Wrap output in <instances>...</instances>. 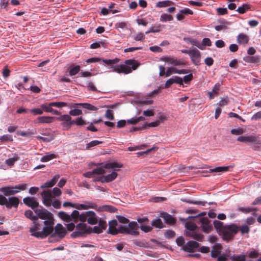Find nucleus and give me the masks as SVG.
Masks as SVG:
<instances>
[{"label":"nucleus","instance_id":"obj_20","mask_svg":"<svg viewBox=\"0 0 261 261\" xmlns=\"http://www.w3.org/2000/svg\"><path fill=\"white\" fill-rule=\"evenodd\" d=\"M186 236L199 242H202L203 240V236L202 234L197 232L196 230L187 231Z\"/></svg>","mask_w":261,"mask_h":261},{"label":"nucleus","instance_id":"obj_45","mask_svg":"<svg viewBox=\"0 0 261 261\" xmlns=\"http://www.w3.org/2000/svg\"><path fill=\"white\" fill-rule=\"evenodd\" d=\"M244 60L248 63H255L258 62L259 58L257 56H248L244 59Z\"/></svg>","mask_w":261,"mask_h":261},{"label":"nucleus","instance_id":"obj_10","mask_svg":"<svg viewBox=\"0 0 261 261\" xmlns=\"http://www.w3.org/2000/svg\"><path fill=\"white\" fill-rule=\"evenodd\" d=\"M67 232L65 228L61 224H57L55 228L54 227V231L50 234H51L50 239L51 238L57 237L59 239L63 238L66 234Z\"/></svg>","mask_w":261,"mask_h":261},{"label":"nucleus","instance_id":"obj_29","mask_svg":"<svg viewBox=\"0 0 261 261\" xmlns=\"http://www.w3.org/2000/svg\"><path fill=\"white\" fill-rule=\"evenodd\" d=\"M79 106H81L83 107V108L90 110V111H97L98 110V108L88 103H75L74 107H77Z\"/></svg>","mask_w":261,"mask_h":261},{"label":"nucleus","instance_id":"obj_63","mask_svg":"<svg viewBox=\"0 0 261 261\" xmlns=\"http://www.w3.org/2000/svg\"><path fill=\"white\" fill-rule=\"evenodd\" d=\"M193 79V75L192 73L184 76L182 82H184L186 84H188Z\"/></svg>","mask_w":261,"mask_h":261},{"label":"nucleus","instance_id":"obj_22","mask_svg":"<svg viewBox=\"0 0 261 261\" xmlns=\"http://www.w3.org/2000/svg\"><path fill=\"white\" fill-rule=\"evenodd\" d=\"M60 177L59 175H56L51 180L47 181L44 184H42L40 186L41 189L51 188L53 187L57 182Z\"/></svg>","mask_w":261,"mask_h":261},{"label":"nucleus","instance_id":"obj_42","mask_svg":"<svg viewBox=\"0 0 261 261\" xmlns=\"http://www.w3.org/2000/svg\"><path fill=\"white\" fill-rule=\"evenodd\" d=\"M231 166L218 167L215 168L210 169L211 172H222L227 171Z\"/></svg>","mask_w":261,"mask_h":261},{"label":"nucleus","instance_id":"obj_5","mask_svg":"<svg viewBox=\"0 0 261 261\" xmlns=\"http://www.w3.org/2000/svg\"><path fill=\"white\" fill-rule=\"evenodd\" d=\"M139 226L135 221H132L129 223L128 226L120 225L118 226V233H125L133 236H138L139 232L138 231Z\"/></svg>","mask_w":261,"mask_h":261},{"label":"nucleus","instance_id":"obj_27","mask_svg":"<svg viewBox=\"0 0 261 261\" xmlns=\"http://www.w3.org/2000/svg\"><path fill=\"white\" fill-rule=\"evenodd\" d=\"M249 40V37L243 33L240 34L237 37V42L240 44H246L248 43Z\"/></svg>","mask_w":261,"mask_h":261},{"label":"nucleus","instance_id":"obj_56","mask_svg":"<svg viewBox=\"0 0 261 261\" xmlns=\"http://www.w3.org/2000/svg\"><path fill=\"white\" fill-rule=\"evenodd\" d=\"M134 39L136 41H141L145 39V36L143 33H139L133 36Z\"/></svg>","mask_w":261,"mask_h":261},{"label":"nucleus","instance_id":"obj_24","mask_svg":"<svg viewBox=\"0 0 261 261\" xmlns=\"http://www.w3.org/2000/svg\"><path fill=\"white\" fill-rule=\"evenodd\" d=\"M117 222L116 220H113L109 222V232L112 234L115 235L118 234V228H116Z\"/></svg>","mask_w":261,"mask_h":261},{"label":"nucleus","instance_id":"obj_64","mask_svg":"<svg viewBox=\"0 0 261 261\" xmlns=\"http://www.w3.org/2000/svg\"><path fill=\"white\" fill-rule=\"evenodd\" d=\"M175 235V233L174 231L171 230H168L165 233V236L166 238L170 239L173 238Z\"/></svg>","mask_w":261,"mask_h":261},{"label":"nucleus","instance_id":"obj_31","mask_svg":"<svg viewBox=\"0 0 261 261\" xmlns=\"http://www.w3.org/2000/svg\"><path fill=\"white\" fill-rule=\"evenodd\" d=\"M58 216L60 218L66 222L71 221V216L65 212L61 211L59 212Z\"/></svg>","mask_w":261,"mask_h":261},{"label":"nucleus","instance_id":"obj_58","mask_svg":"<svg viewBox=\"0 0 261 261\" xmlns=\"http://www.w3.org/2000/svg\"><path fill=\"white\" fill-rule=\"evenodd\" d=\"M229 101V98L228 97H226L222 99L218 103H217V105H219V107H224L226 105H227Z\"/></svg>","mask_w":261,"mask_h":261},{"label":"nucleus","instance_id":"obj_36","mask_svg":"<svg viewBox=\"0 0 261 261\" xmlns=\"http://www.w3.org/2000/svg\"><path fill=\"white\" fill-rule=\"evenodd\" d=\"M70 216H71V221L73 220L75 222H77L79 220L80 221L81 214H80L78 211L74 210Z\"/></svg>","mask_w":261,"mask_h":261},{"label":"nucleus","instance_id":"obj_41","mask_svg":"<svg viewBox=\"0 0 261 261\" xmlns=\"http://www.w3.org/2000/svg\"><path fill=\"white\" fill-rule=\"evenodd\" d=\"M73 124L77 126H82L86 125L87 123L83 119L82 117H77L75 119L72 120Z\"/></svg>","mask_w":261,"mask_h":261},{"label":"nucleus","instance_id":"obj_14","mask_svg":"<svg viewBox=\"0 0 261 261\" xmlns=\"http://www.w3.org/2000/svg\"><path fill=\"white\" fill-rule=\"evenodd\" d=\"M41 196L42 197L43 203L46 206H50L53 197L51 191L50 190H43L41 193Z\"/></svg>","mask_w":261,"mask_h":261},{"label":"nucleus","instance_id":"obj_19","mask_svg":"<svg viewBox=\"0 0 261 261\" xmlns=\"http://www.w3.org/2000/svg\"><path fill=\"white\" fill-rule=\"evenodd\" d=\"M98 226H95L93 227V231L94 233H100L105 230L107 226V222L101 219L99 220Z\"/></svg>","mask_w":261,"mask_h":261},{"label":"nucleus","instance_id":"obj_46","mask_svg":"<svg viewBox=\"0 0 261 261\" xmlns=\"http://www.w3.org/2000/svg\"><path fill=\"white\" fill-rule=\"evenodd\" d=\"M120 60L118 58H115L114 59H103L102 62L108 65H112L114 64H116L119 62Z\"/></svg>","mask_w":261,"mask_h":261},{"label":"nucleus","instance_id":"obj_51","mask_svg":"<svg viewBox=\"0 0 261 261\" xmlns=\"http://www.w3.org/2000/svg\"><path fill=\"white\" fill-rule=\"evenodd\" d=\"M117 175L118 174L116 172H113L112 173L106 175V177L107 182H111L115 179L117 176Z\"/></svg>","mask_w":261,"mask_h":261},{"label":"nucleus","instance_id":"obj_28","mask_svg":"<svg viewBox=\"0 0 261 261\" xmlns=\"http://www.w3.org/2000/svg\"><path fill=\"white\" fill-rule=\"evenodd\" d=\"M98 211H106L110 213H115L117 211V209L113 206L109 205H105L98 207Z\"/></svg>","mask_w":261,"mask_h":261},{"label":"nucleus","instance_id":"obj_23","mask_svg":"<svg viewBox=\"0 0 261 261\" xmlns=\"http://www.w3.org/2000/svg\"><path fill=\"white\" fill-rule=\"evenodd\" d=\"M81 70L80 65H75L74 64H71L68 68L67 71L70 76H73L78 73Z\"/></svg>","mask_w":261,"mask_h":261},{"label":"nucleus","instance_id":"obj_21","mask_svg":"<svg viewBox=\"0 0 261 261\" xmlns=\"http://www.w3.org/2000/svg\"><path fill=\"white\" fill-rule=\"evenodd\" d=\"M19 203V199L16 197H9L8 199V202L6 204V207L8 208H11L12 207H17Z\"/></svg>","mask_w":261,"mask_h":261},{"label":"nucleus","instance_id":"obj_39","mask_svg":"<svg viewBox=\"0 0 261 261\" xmlns=\"http://www.w3.org/2000/svg\"><path fill=\"white\" fill-rule=\"evenodd\" d=\"M19 159V157L17 154H15L14 157L12 158H10L6 160V164L10 167H12L14 165V163L18 161Z\"/></svg>","mask_w":261,"mask_h":261},{"label":"nucleus","instance_id":"obj_25","mask_svg":"<svg viewBox=\"0 0 261 261\" xmlns=\"http://www.w3.org/2000/svg\"><path fill=\"white\" fill-rule=\"evenodd\" d=\"M55 117L50 116H41L37 118L36 122L39 123H50L54 121Z\"/></svg>","mask_w":261,"mask_h":261},{"label":"nucleus","instance_id":"obj_47","mask_svg":"<svg viewBox=\"0 0 261 261\" xmlns=\"http://www.w3.org/2000/svg\"><path fill=\"white\" fill-rule=\"evenodd\" d=\"M259 253L254 249H251L248 252V256L251 258H255L259 256Z\"/></svg>","mask_w":261,"mask_h":261},{"label":"nucleus","instance_id":"obj_55","mask_svg":"<svg viewBox=\"0 0 261 261\" xmlns=\"http://www.w3.org/2000/svg\"><path fill=\"white\" fill-rule=\"evenodd\" d=\"M94 174L103 175L106 173L105 170L102 167H98L93 170Z\"/></svg>","mask_w":261,"mask_h":261},{"label":"nucleus","instance_id":"obj_17","mask_svg":"<svg viewBox=\"0 0 261 261\" xmlns=\"http://www.w3.org/2000/svg\"><path fill=\"white\" fill-rule=\"evenodd\" d=\"M199 246V244L195 241H190L185 245L182 249L184 251L188 252H192L194 248Z\"/></svg>","mask_w":261,"mask_h":261},{"label":"nucleus","instance_id":"obj_15","mask_svg":"<svg viewBox=\"0 0 261 261\" xmlns=\"http://www.w3.org/2000/svg\"><path fill=\"white\" fill-rule=\"evenodd\" d=\"M190 57L193 64L195 65H199L200 62V53L196 48L191 49L190 53Z\"/></svg>","mask_w":261,"mask_h":261},{"label":"nucleus","instance_id":"obj_60","mask_svg":"<svg viewBox=\"0 0 261 261\" xmlns=\"http://www.w3.org/2000/svg\"><path fill=\"white\" fill-rule=\"evenodd\" d=\"M52 106H50V103L48 104H43L41 106V108L42 109L43 111H44L46 112L50 113L52 109Z\"/></svg>","mask_w":261,"mask_h":261},{"label":"nucleus","instance_id":"obj_44","mask_svg":"<svg viewBox=\"0 0 261 261\" xmlns=\"http://www.w3.org/2000/svg\"><path fill=\"white\" fill-rule=\"evenodd\" d=\"M239 230L242 234H248L250 232V227L247 224H243L239 227Z\"/></svg>","mask_w":261,"mask_h":261},{"label":"nucleus","instance_id":"obj_34","mask_svg":"<svg viewBox=\"0 0 261 261\" xmlns=\"http://www.w3.org/2000/svg\"><path fill=\"white\" fill-rule=\"evenodd\" d=\"M246 255L233 254L230 257L231 261H246Z\"/></svg>","mask_w":261,"mask_h":261},{"label":"nucleus","instance_id":"obj_7","mask_svg":"<svg viewBox=\"0 0 261 261\" xmlns=\"http://www.w3.org/2000/svg\"><path fill=\"white\" fill-rule=\"evenodd\" d=\"M98 217L95 212L89 211L81 214L80 217V221L85 222L87 221L88 223L90 225L96 224L99 222Z\"/></svg>","mask_w":261,"mask_h":261},{"label":"nucleus","instance_id":"obj_16","mask_svg":"<svg viewBox=\"0 0 261 261\" xmlns=\"http://www.w3.org/2000/svg\"><path fill=\"white\" fill-rule=\"evenodd\" d=\"M23 203L29 207H31L34 211L37 208L39 203L34 197H27L23 199Z\"/></svg>","mask_w":261,"mask_h":261},{"label":"nucleus","instance_id":"obj_9","mask_svg":"<svg viewBox=\"0 0 261 261\" xmlns=\"http://www.w3.org/2000/svg\"><path fill=\"white\" fill-rule=\"evenodd\" d=\"M56 119L62 122L61 125L63 130H69L73 125L72 118L67 114L61 115L60 117L56 118Z\"/></svg>","mask_w":261,"mask_h":261},{"label":"nucleus","instance_id":"obj_37","mask_svg":"<svg viewBox=\"0 0 261 261\" xmlns=\"http://www.w3.org/2000/svg\"><path fill=\"white\" fill-rule=\"evenodd\" d=\"M122 167V165L116 162L107 163L104 166V167L106 169H114L116 168H121Z\"/></svg>","mask_w":261,"mask_h":261},{"label":"nucleus","instance_id":"obj_54","mask_svg":"<svg viewBox=\"0 0 261 261\" xmlns=\"http://www.w3.org/2000/svg\"><path fill=\"white\" fill-rule=\"evenodd\" d=\"M244 133V130L242 128L232 129L231 130V133L234 135H241Z\"/></svg>","mask_w":261,"mask_h":261},{"label":"nucleus","instance_id":"obj_26","mask_svg":"<svg viewBox=\"0 0 261 261\" xmlns=\"http://www.w3.org/2000/svg\"><path fill=\"white\" fill-rule=\"evenodd\" d=\"M162 217L164 218L165 222L170 225H173L176 222V219L172 217L171 215L167 213H163L162 214Z\"/></svg>","mask_w":261,"mask_h":261},{"label":"nucleus","instance_id":"obj_57","mask_svg":"<svg viewBox=\"0 0 261 261\" xmlns=\"http://www.w3.org/2000/svg\"><path fill=\"white\" fill-rule=\"evenodd\" d=\"M140 228L142 231H143L145 232H150L151 231V230L152 229L151 226H150L149 225H146L145 224H141Z\"/></svg>","mask_w":261,"mask_h":261},{"label":"nucleus","instance_id":"obj_40","mask_svg":"<svg viewBox=\"0 0 261 261\" xmlns=\"http://www.w3.org/2000/svg\"><path fill=\"white\" fill-rule=\"evenodd\" d=\"M25 216L30 220L35 221L38 220V217L37 216L33 215V212L31 210H27L24 213Z\"/></svg>","mask_w":261,"mask_h":261},{"label":"nucleus","instance_id":"obj_38","mask_svg":"<svg viewBox=\"0 0 261 261\" xmlns=\"http://www.w3.org/2000/svg\"><path fill=\"white\" fill-rule=\"evenodd\" d=\"M56 158V154L54 153H47L41 159V161L42 162H46Z\"/></svg>","mask_w":261,"mask_h":261},{"label":"nucleus","instance_id":"obj_35","mask_svg":"<svg viewBox=\"0 0 261 261\" xmlns=\"http://www.w3.org/2000/svg\"><path fill=\"white\" fill-rule=\"evenodd\" d=\"M151 225L152 226L159 228H162L165 227V225L163 223L162 220L159 218L153 219L152 221Z\"/></svg>","mask_w":261,"mask_h":261},{"label":"nucleus","instance_id":"obj_8","mask_svg":"<svg viewBox=\"0 0 261 261\" xmlns=\"http://www.w3.org/2000/svg\"><path fill=\"white\" fill-rule=\"evenodd\" d=\"M92 232L90 227L87 226L85 223H79L76 226V230L72 232L71 236L73 238L82 237L85 234H89Z\"/></svg>","mask_w":261,"mask_h":261},{"label":"nucleus","instance_id":"obj_52","mask_svg":"<svg viewBox=\"0 0 261 261\" xmlns=\"http://www.w3.org/2000/svg\"><path fill=\"white\" fill-rule=\"evenodd\" d=\"M82 114V111L80 109H74L73 110H71L69 112V115L76 116L79 115H81Z\"/></svg>","mask_w":261,"mask_h":261},{"label":"nucleus","instance_id":"obj_3","mask_svg":"<svg viewBox=\"0 0 261 261\" xmlns=\"http://www.w3.org/2000/svg\"><path fill=\"white\" fill-rule=\"evenodd\" d=\"M34 212L37 214L38 218H39L44 220L42 222V223L46 225V227L44 229L43 232L46 233L51 230V227H54L55 224L52 214L42 207L41 208H36V210H34Z\"/></svg>","mask_w":261,"mask_h":261},{"label":"nucleus","instance_id":"obj_1","mask_svg":"<svg viewBox=\"0 0 261 261\" xmlns=\"http://www.w3.org/2000/svg\"><path fill=\"white\" fill-rule=\"evenodd\" d=\"M213 224L217 232L226 242L232 240L239 231V227L235 224L224 225L223 222L217 220Z\"/></svg>","mask_w":261,"mask_h":261},{"label":"nucleus","instance_id":"obj_4","mask_svg":"<svg viewBox=\"0 0 261 261\" xmlns=\"http://www.w3.org/2000/svg\"><path fill=\"white\" fill-rule=\"evenodd\" d=\"M33 225L30 229V232L31 235L37 238L44 239L50 235L54 231V227H51V230L48 232H43L44 229H45L46 225H43L42 226V223L40 224L37 220L33 222Z\"/></svg>","mask_w":261,"mask_h":261},{"label":"nucleus","instance_id":"obj_32","mask_svg":"<svg viewBox=\"0 0 261 261\" xmlns=\"http://www.w3.org/2000/svg\"><path fill=\"white\" fill-rule=\"evenodd\" d=\"M174 3L170 1H164L159 2L156 4L155 7L157 8H164L173 5Z\"/></svg>","mask_w":261,"mask_h":261},{"label":"nucleus","instance_id":"obj_43","mask_svg":"<svg viewBox=\"0 0 261 261\" xmlns=\"http://www.w3.org/2000/svg\"><path fill=\"white\" fill-rule=\"evenodd\" d=\"M173 19V17L172 15L168 14H163L161 15L160 20L161 22H167L172 21Z\"/></svg>","mask_w":261,"mask_h":261},{"label":"nucleus","instance_id":"obj_53","mask_svg":"<svg viewBox=\"0 0 261 261\" xmlns=\"http://www.w3.org/2000/svg\"><path fill=\"white\" fill-rule=\"evenodd\" d=\"M102 143L101 141H99L98 140H93L89 142V143H87L86 144V148L89 149L92 147L95 146L96 145H98Z\"/></svg>","mask_w":261,"mask_h":261},{"label":"nucleus","instance_id":"obj_59","mask_svg":"<svg viewBox=\"0 0 261 261\" xmlns=\"http://www.w3.org/2000/svg\"><path fill=\"white\" fill-rule=\"evenodd\" d=\"M177 69L174 67H168L166 71V77L170 76L173 73H176Z\"/></svg>","mask_w":261,"mask_h":261},{"label":"nucleus","instance_id":"obj_50","mask_svg":"<svg viewBox=\"0 0 261 261\" xmlns=\"http://www.w3.org/2000/svg\"><path fill=\"white\" fill-rule=\"evenodd\" d=\"M50 106L57 108H62L67 106V104L65 102H50Z\"/></svg>","mask_w":261,"mask_h":261},{"label":"nucleus","instance_id":"obj_6","mask_svg":"<svg viewBox=\"0 0 261 261\" xmlns=\"http://www.w3.org/2000/svg\"><path fill=\"white\" fill-rule=\"evenodd\" d=\"M27 184H23L15 187L7 186L0 188V192H3L5 196H9L15 195L20 191H24L27 189Z\"/></svg>","mask_w":261,"mask_h":261},{"label":"nucleus","instance_id":"obj_18","mask_svg":"<svg viewBox=\"0 0 261 261\" xmlns=\"http://www.w3.org/2000/svg\"><path fill=\"white\" fill-rule=\"evenodd\" d=\"M173 83H176L179 84L180 85H182V79L180 77L175 76H173L172 78L168 80L165 84V88H169Z\"/></svg>","mask_w":261,"mask_h":261},{"label":"nucleus","instance_id":"obj_2","mask_svg":"<svg viewBox=\"0 0 261 261\" xmlns=\"http://www.w3.org/2000/svg\"><path fill=\"white\" fill-rule=\"evenodd\" d=\"M140 65V63L137 60L128 59L125 61L124 64L113 66L111 68L113 72L127 74L130 73L133 70H136Z\"/></svg>","mask_w":261,"mask_h":261},{"label":"nucleus","instance_id":"obj_48","mask_svg":"<svg viewBox=\"0 0 261 261\" xmlns=\"http://www.w3.org/2000/svg\"><path fill=\"white\" fill-rule=\"evenodd\" d=\"M185 227L189 231H195L197 228V226L195 224L189 222L186 223Z\"/></svg>","mask_w":261,"mask_h":261},{"label":"nucleus","instance_id":"obj_33","mask_svg":"<svg viewBox=\"0 0 261 261\" xmlns=\"http://www.w3.org/2000/svg\"><path fill=\"white\" fill-rule=\"evenodd\" d=\"M250 9V5L247 4H243L241 7H239L237 11L240 14L245 13L248 10Z\"/></svg>","mask_w":261,"mask_h":261},{"label":"nucleus","instance_id":"obj_62","mask_svg":"<svg viewBox=\"0 0 261 261\" xmlns=\"http://www.w3.org/2000/svg\"><path fill=\"white\" fill-rule=\"evenodd\" d=\"M52 195L53 197H58L62 194L61 190L58 188H54L53 190Z\"/></svg>","mask_w":261,"mask_h":261},{"label":"nucleus","instance_id":"obj_11","mask_svg":"<svg viewBox=\"0 0 261 261\" xmlns=\"http://www.w3.org/2000/svg\"><path fill=\"white\" fill-rule=\"evenodd\" d=\"M160 60L173 66H185L186 65V63L183 60H178L176 58L171 56H163Z\"/></svg>","mask_w":261,"mask_h":261},{"label":"nucleus","instance_id":"obj_30","mask_svg":"<svg viewBox=\"0 0 261 261\" xmlns=\"http://www.w3.org/2000/svg\"><path fill=\"white\" fill-rule=\"evenodd\" d=\"M220 245L217 244L213 246V249L211 251V256L213 258H216L218 257V255L220 254L221 251Z\"/></svg>","mask_w":261,"mask_h":261},{"label":"nucleus","instance_id":"obj_61","mask_svg":"<svg viewBox=\"0 0 261 261\" xmlns=\"http://www.w3.org/2000/svg\"><path fill=\"white\" fill-rule=\"evenodd\" d=\"M29 112L34 115H41L43 114L42 109L35 108L29 110Z\"/></svg>","mask_w":261,"mask_h":261},{"label":"nucleus","instance_id":"obj_13","mask_svg":"<svg viewBox=\"0 0 261 261\" xmlns=\"http://www.w3.org/2000/svg\"><path fill=\"white\" fill-rule=\"evenodd\" d=\"M197 222L201 224L200 227L204 232L208 233L213 230V226L207 217L199 218Z\"/></svg>","mask_w":261,"mask_h":261},{"label":"nucleus","instance_id":"obj_49","mask_svg":"<svg viewBox=\"0 0 261 261\" xmlns=\"http://www.w3.org/2000/svg\"><path fill=\"white\" fill-rule=\"evenodd\" d=\"M85 204L86 207V210H88L89 208H93L98 211V207L97 206V205L95 203L90 201H86Z\"/></svg>","mask_w":261,"mask_h":261},{"label":"nucleus","instance_id":"obj_12","mask_svg":"<svg viewBox=\"0 0 261 261\" xmlns=\"http://www.w3.org/2000/svg\"><path fill=\"white\" fill-rule=\"evenodd\" d=\"M237 141L245 143L260 144L259 139L255 136H241L237 138Z\"/></svg>","mask_w":261,"mask_h":261}]
</instances>
